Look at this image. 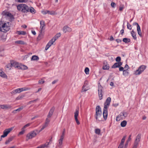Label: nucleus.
Wrapping results in <instances>:
<instances>
[{
  "mask_svg": "<svg viewBox=\"0 0 148 148\" xmlns=\"http://www.w3.org/2000/svg\"><path fill=\"white\" fill-rule=\"evenodd\" d=\"M29 90L28 88L24 87L21 88H19L15 90H13L11 92V94L12 95H15L17 93H20L23 91H26Z\"/></svg>",
  "mask_w": 148,
  "mask_h": 148,
  "instance_id": "20e7f679",
  "label": "nucleus"
},
{
  "mask_svg": "<svg viewBox=\"0 0 148 148\" xmlns=\"http://www.w3.org/2000/svg\"><path fill=\"white\" fill-rule=\"evenodd\" d=\"M146 68V66L145 65L140 66L138 69L134 72V74L135 75H139L141 74Z\"/></svg>",
  "mask_w": 148,
  "mask_h": 148,
  "instance_id": "7ed1b4c3",
  "label": "nucleus"
},
{
  "mask_svg": "<svg viewBox=\"0 0 148 148\" xmlns=\"http://www.w3.org/2000/svg\"><path fill=\"white\" fill-rule=\"evenodd\" d=\"M0 107L2 109H10L12 106L10 105L5 104L3 105H0Z\"/></svg>",
  "mask_w": 148,
  "mask_h": 148,
  "instance_id": "f3484780",
  "label": "nucleus"
},
{
  "mask_svg": "<svg viewBox=\"0 0 148 148\" xmlns=\"http://www.w3.org/2000/svg\"><path fill=\"white\" fill-rule=\"evenodd\" d=\"M39 59L38 57L36 56H33L32 57L31 60L35 61Z\"/></svg>",
  "mask_w": 148,
  "mask_h": 148,
  "instance_id": "473e14b6",
  "label": "nucleus"
},
{
  "mask_svg": "<svg viewBox=\"0 0 148 148\" xmlns=\"http://www.w3.org/2000/svg\"><path fill=\"white\" fill-rule=\"evenodd\" d=\"M120 114H122V116L123 115L125 117H126L127 116L128 114L127 112L124 111L121 112Z\"/></svg>",
  "mask_w": 148,
  "mask_h": 148,
  "instance_id": "58836bf2",
  "label": "nucleus"
},
{
  "mask_svg": "<svg viewBox=\"0 0 148 148\" xmlns=\"http://www.w3.org/2000/svg\"><path fill=\"white\" fill-rule=\"evenodd\" d=\"M131 34L134 39L136 40V33L133 30H132L131 32Z\"/></svg>",
  "mask_w": 148,
  "mask_h": 148,
  "instance_id": "c85d7f7f",
  "label": "nucleus"
},
{
  "mask_svg": "<svg viewBox=\"0 0 148 148\" xmlns=\"http://www.w3.org/2000/svg\"><path fill=\"white\" fill-rule=\"evenodd\" d=\"M45 82V81L43 80H39L38 81V83L39 84H42L44 83Z\"/></svg>",
  "mask_w": 148,
  "mask_h": 148,
  "instance_id": "e2e57ef3",
  "label": "nucleus"
},
{
  "mask_svg": "<svg viewBox=\"0 0 148 148\" xmlns=\"http://www.w3.org/2000/svg\"><path fill=\"white\" fill-rule=\"evenodd\" d=\"M29 12L32 14H34L35 13V10L32 7L30 8L29 7Z\"/></svg>",
  "mask_w": 148,
  "mask_h": 148,
  "instance_id": "7c9ffc66",
  "label": "nucleus"
},
{
  "mask_svg": "<svg viewBox=\"0 0 148 148\" xmlns=\"http://www.w3.org/2000/svg\"><path fill=\"white\" fill-rule=\"evenodd\" d=\"M86 81L85 82L84 84L83 85V88H82V92H84V91H85V92L86 91L88 90V89H86L84 88L85 87V86H86Z\"/></svg>",
  "mask_w": 148,
  "mask_h": 148,
  "instance_id": "c03bdc74",
  "label": "nucleus"
},
{
  "mask_svg": "<svg viewBox=\"0 0 148 148\" xmlns=\"http://www.w3.org/2000/svg\"><path fill=\"white\" fill-rule=\"evenodd\" d=\"M42 13L44 14H46L48 13L51 15H55L57 13L54 11H49V10H45L42 12Z\"/></svg>",
  "mask_w": 148,
  "mask_h": 148,
  "instance_id": "a211bd4d",
  "label": "nucleus"
},
{
  "mask_svg": "<svg viewBox=\"0 0 148 148\" xmlns=\"http://www.w3.org/2000/svg\"><path fill=\"white\" fill-rule=\"evenodd\" d=\"M138 145V144H136V143H134V146L132 148H137Z\"/></svg>",
  "mask_w": 148,
  "mask_h": 148,
  "instance_id": "0e129e2a",
  "label": "nucleus"
},
{
  "mask_svg": "<svg viewBox=\"0 0 148 148\" xmlns=\"http://www.w3.org/2000/svg\"><path fill=\"white\" fill-rule=\"evenodd\" d=\"M53 43L54 42H53L51 40H50L47 44L45 47V50H47Z\"/></svg>",
  "mask_w": 148,
  "mask_h": 148,
  "instance_id": "a878e982",
  "label": "nucleus"
},
{
  "mask_svg": "<svg viewBox=\"0 0 148 148\" xmlns=\"http://www.w3.org/2000/svg\"><path fill=\"white\" fill-rule=\"evenodd\" d=\"M129 72L127 71V70H124L123 71V75L124 76H126L128 75Z\"/></svg>",
  "mask_w": 148,
  "mask_h": 148,
  "instance_id": "e433bc0d",
  "label": "nucleus"
},
{
  "mask_svg": "<svg viewBox=\"0 0 148 148\" xmlns=\"http://www.w3.org/2000/svg\"><path fill=\"white\" fill-rule=\"evenodd\" d=\"M127 28L130 29H132V26L131 25L128 23H127Z\"/></svg>",
  "mask_w": 148,
  "mask_h": 148,
  "instance_id": "5fc2aeb1",
  "label": "nucleus"
},
{
  "mask_svg": "<svg viewBox=\"0 0 148 148\" xmlns=\"http://www.w3.org/2000/svg\"><path fill=\"white\" fill-rule=\"evenodd\" d=\"M21 130V131L19 133V135H22L25 132V130L24 129H23V128H22Z\"/></svg>",
  "mask_w": 148,
  "mask_h": 148,
  "instance_id": "6e6d98bb",
  "label": "nucleus"
},
{
  "mask_svg": "<svg viewBox=\"0 0 148 148\" xmlns=\"http://www.w3.org/2000/svg\"><path fill=\"white\" fill-rule=\"evenodd\" d=\"M127 124V122L125 120L122 121L121 123V125L122 127H124Z\"/></svg>",
  "mask_w": 148,
  "mask_h": 148,
  "instance_id": "2f4dec72",
  "label": "nucleus"
},
{
  "mask_svg": "<svg viewBox=\"0 0 148 148\" xmlns=\"http://www.w3.org/2000/svg\"><path fill=\"white\" fill-rule=\"evenodd\" d=\"M141 137V134H138L136 136L134 143L138 144Z\"/></svg>",
  "mask_w": 148,
  "mask_h": 148,
  "instance_id": "4be33fe9",
  "label": "nucleus"
},
{
  "mask_svg": "<svg viewBox=\"0 0 148 148\" xmlns=\"http://www.w3.org/2000/svg\"><path fill=\"white\" fill-rule=\"evenodd\" d=\"M30 125V123H28V124H26V125H24L23 126V127L22 128L23 129H24L25 128L29 126Z\"/></svg>",
  "mask_w": 148,
  "mask_h": 148,
  "instance_id": "13d9d810",
  "label": "nucleus"
},
{
  "mask_svg": "<svg viewBox=\"0 0 148 148\" xmlns=\"http://www.w3.org/2000/svg\"><path fill=\"white\" fill-rule=\"evenodd\" d=\"M124 33V30L123 29L121 30V31L120 32V33L122 35H123Z\"/></svg>",
  "mask_w": 148,
  "mask_h": 148,
  "instance_id": "774afa93",
  "label": "nucleus"
},
{
  "mask_svg": "<svg viewBox=\"0 0 148 148\" xmlns=\"http://www.w3.org/2000/svg\"><path fill=\"white\" fill-rule=\"evenodd\" d=\"M12 129L13 128L11 127L4 130L3 133V134L1 136V138H4L12 130Z\"/></svg>",
  "mask_w": 148,
  "mask_h": 148,
  "instance_id": "1a4fd4ad",
  "label": "nucleus"
},
{
  "mask_svg": "<svg viewBox=\"0 0 148 148\" xmlns=\"http://www.w3.org/2000/svg\"><path fill=\"white\" fill-rule=\"evenodd\" d=\"M61 36V34L60 33H58L51 40L52 41L54 42L56 41V40L59 37H60Z\"/></svg>",
  "mask_w": 148,
  "mask_h": 148,
  "instance_id": "412c9836",
  "label": "nucleus"
},
{
  "mask_svg": "<svg viewBox=\"0 0 148 148\" xmlns=\"http://www.w3.org/2000/svg\"><path fill=\"white\" fill-rule=\"evenodd\" d=\"M27 0H15L16 1L20 3L25 2Z\"/></svg>",
  "mask_w": 148,
  "mask_h": 148,
  "instance_id": "603ef678",
  "label": "nucleus"
},
{
  "mask_svg": "<svg viewBox=\"0 0 148 148\" xmlns=\"http://www.w3.org/2000/svg\"><path fill=\"white\" fill-rule=\"evenodd\" d=\"M103 88L101 86L100 84L99 83L98 85V91L100 100H101L102 99L103 95L102 93Z\"/></svg>",
  "mask_w": 148,
  "mask_h": 148,
  "instance_id": "423d86ee",
  "label": "nucleus"
},
{
  "mask_svg": "<svg viewBox=\"0 0 148 148\" xmlns=\"http://www.w3.org/2000/svg\"><path fill=\"white\" fill-rule=\"evenodd\" d=\"M79 113V108H78L76 109L74 113L75 119L77 125H79L80 124V123L77 119V117L78 116Z\"/></svg>",
  "mask_w": 148,
  "mask_h": 148,
  "instance_id": "6e6552de",
  "label": "nucleus"
},
{
  "mask_svg": "<svg viewBox=\"0 0 148 148\" xmlns=\"http://www.w3.org/2000/svg\"><path fill=\"white\" fill-rule=\"evenodd\" d=\"M122 63L121 62H116L112 66V68L115 69L119 67L122 65Z\"/></svg>",
  "mask_w": 148,
  "mask_h": 148,
  "instance_id": "4468645a",
  "label": "nucleus"
},
{
  "mask_svg": "<svg viewBox=\"0 0 148 148\" xmlns=\"http://www.w3.org/2000/svg\"><path fill=\"white\" fill-rule=\"evenodd\" d=\"M108 109L105 107L103 110V116L105 120H106L107 119L108 116Z\"/></svg>",
  "mask_w": 148,
  "mask_h": 148,
  "instance_id": "ddd939ff",
  "label": "nucleus"
},
{
  "mask_svg": "<svg viewBox=\"0 0 148 148\" xmlns=\"http://www.w3.org/2000/svg\"><path fill=\"white\" fill-rule=\"evenodd\" d=\"M18 10L23 13H27L29 12V7L26 4H21L17 5Z\"/></svg>",
  "mask_w": 148,
  "mask_h": 148,
  "instance_id": "f03ea898",
  "label": "nucleus"
},
{
  "mask_svg": "<svg viewBox=\"0 0 148 148\" xmlns=\"http://www.w3.org/2000/svg\"><path fill=\"white\" fill-rule=\"evenodd\" d=\"M123 41L125 43H127L130 42V40L129 38H125L123 39Z\"/></svg>",
  "mask_w": 148,
  "mask_h": 148,
  "instance_id": "c9c22d12",
  "label": "nucleus"
},
{
  "mask_svg": "<svg viewBox=\"0 0 148 148\" xmlns=\"http://www.w3.org/2000/svg\"><path fill=\"white\" fill-rule=\"evenodd\" d=\"M47 126V125L44 124L42 126V127L41 129L39 130L38 131V132H40L42 131Z\"/></svg>",
  "mask_w": 148,
  "mask_h": 148,
  "instance_id": "a18cd8bd",
  "label": "nucleus"
},
{
  "mask_svg": "<svg viewBox=\"0 0 148 148\" xmlns=\"http://www.w3.org/2000/svg\"><path fill=\"white\" fill-rule=\"evenodd\" d=\"M14 138V137L13 136H12L10 137L7 140H6V141L5 142V144H7L9 143L13 140Z\"/></svg>",
  "mask_w": 148,
  "mask_h": 148,
  "instance_id": "cd10ccee",
  "label": "nucleus"
},
{
  "mask_svg": "<svg viewBox=\"0 0 148 148\" xmlns=\"http://www.w3.org/2000/svg\"><path fill=\"white\" fill-rule=\"evenodd\" d=\"M121 58L120 57L118 56L116 57V62H121Z\"/></svg>",
  "mask_w": 148,
  "mask_h": 148,
  "instance_id": "864d4df0",
  "label": "nucleus"
},
{
  "mask_svg": "<svg viewBox=\"0 0 148 148\" xmlns=\"http://www.w3.org/2000/svg\"><path fill=\"white\" fill-rule=\"evenodd\" d=\"M50 120L48 119V118H47L46 119L45 123V124L48 125L49 122H50Z\"/></svg>",
  "mask_w": 148,
  "mask_h": 148,
  "instance_id": "3c124183",
  "label": "nucleus"
},
{
  "mask_svg": "<svg viewBox=\"0 0 148 148\" xmlns=\"http://www.w3.org/2000/svg\"><path fill=\"white\" fill-rule=\"evenodd\" d=\"M47 126V125L44 124L42 126V127L41 129L39 130L38 131V132H40L42 131Z\"/></svg>",
  "mask_w": 148,
  "mask_h": 148,
  "instance_id": "49530a36",
  "label": "nucleus"
},
{
  "mask_svg": "<svg viewBox=\"0 0 148 148\" xmlns=\"http://www.w3.org/2000/svg\"><path fill=\"white\" fill-rule=\"evenodd\" d=\"M2 14L3 15L7 16L10 17L11 19L13 18V15L11 13H9L8 12H2Z\"/></svg>",
  "mask_w": 148,
  "mask_h": 148,
  "instance_id": "6ab92c4d",
  "label": "nucleus"
},
{
  "mask_svg": "<svg viewBox=\"0 0 148 148\" xmlns=\"http://www.w3.org/2000/svg\"><path fill=\"white\" fill-rule=\"evenodd\" d=\"M111 5L112 8H114L116 5V4L112 2L111 4Z\"/></svg>",
  "mask_w": 148,
  "mask_h": 148,
  "instance_id": "052dcab7",
  "label": "nucleus"
},
{
  "mask_svg": "<svg viewBox=\"0 0 148 148\" xmlns=\"http://www.w3.org/2000/svg\"><path fill=\"white\" fill-rule=\"evenodd\" d=\"M124 69H125V70H127L128 69H129V66L127 64H126L125 65V66L124 67Z\"/></svg>",
  "mask_w": 148,
  "mask_h": 148,
  "instance_id": "69168bd1",
  "label": "nucleus"
},
{
  "mask_svg": "<svg viewBox=\"0 0 148 148\" xmlns=\"http://www.w3.org/2000/svg\"><path fill=\"white\" fill-rule=\"evenodd\" d=\"M65 132V129H63V131L62 132V134L60 137L64 138V135Z\"/></svg>",
  "mask_w": 148,
  "mask_h": 148,
  "instance_id": "680f3d73",
  "label": "nucleus"
},
{
  "mask_svg": "<svg viewBox=\"0 0 148 148\" xmlns=\"http://www.w3.org/2000/svg\"><path fill=\"white\" fill-rule=\"evenodd\" d=\"M133 25H137V31L138 34L140 36V37H142V33L141 32L140 26L138 25V24L136 22H134L133 23Z\"/></svg>",
  "mask_w": 148,
  "mask_h": 148,
  "instance_id": "9d476101",
  "label": "nucleus"
},
{
  "mask_svg": "<svg viewBox=\"0 0 148 148\" xmlns=\"http://www.w3.org/2000/svg\"><path fill=\"white\" fill-rule=\"evenodd\" d=\"M37 135L35 131H31L26 136V140L28 141L29 139L35 137Z\"/></svg>",
  "mask_w": 148,
  "mask_h": 148,
  "instance_id": "39448f33",
  "label": "nucleus"
},
{
  "mask_svg": "<svg viewBox=\"0 0 148 148\" xmlns=\"http://www.w3.org/2000/svg\"><path fill=\"white\" fill-rule=\"evenodd\" d=\"M111 101V98L110 97H108L106 99V102L104 103V108H105L106 107V108L108 109V107L110 105Z\"/></svg>",
  "mask_w": 148,
  "mask_h": 148,
  "instance_id": "f8f14e48",
  "label": "nucleus"
},
{
  "mask_svg": "<svg viewBox=\"0 0 148 148\" xmlns=\"http://www.w3.org/2000/svg\"><path fill=\"white\" fill-rule=\"evenodd\" d=\"M47 126V125L44 124L42 126V127L41 129L39 130L38 131V132H40L42 131Z\"/></svg>",
  "mask_w": 148,
  "mask_h": 148,
  "instance_id": "de8ad7c7",
  "label": "nucleus"
},
{
  "mask_svg": "<svg viewBox=\"0 0 148 148\" xmlns=\"http://www.w3.org/2000/svg\"><path fill=\"white\" fill-rule=\"evenodd\" d=\"M102 114V113L95 114V117L97 121H101L103 120V118Z\"/></svg>",
  "mask_w": 148,
  "mask_h": 148,
  "instance_id": "9b49d317",
  "label": "nucleus"
},
{
  "mask_svg": "<svg viewBox=\"0 0 148 148\" xmlns=\"http://www.w3.org/2000/svg\"><path fill=\"white\" fill-rule=\"evenodd\" d=\"M101 108L99 106H97L96 108V113L95 114L101 113Z\"/></svg>",
  "mask_w": 148,
  "mask_h": 148,
  "instance_id": "5701e85b",
  "label": "nucleus"
},
{
  "mask_svg": "<svg viewBox=\"0 0 148 148\" xmlns=\"http://www.w3.org/2000/svg\"><path fill=\"white\" fill-rule=\"evenodd\" d=\"M86 74H88L89 73V69L87 67H86L84 70Z\"/></svg>",
  "mask_w": 148,
  "mask_h": 148,
  "instance_id": "8fccbe9b",
  "label": "nucleus"
},
{
  "mask_svg": "<svg viewBox=\"0 0 148 148\" xmlns=\"http://www.w3.org/2000/svg\"><path fill=\"white\" fill-rule=\"evenodd\" d=\"M109 65L107 62L106 61H104L103 63V70H108L109 69Z\"/></svg>",
  "mask_w": 148,
  "mask_h": 148,
  "instance_id": "2eb2a0df",
  "label": "nucleus"
},
{
  "mask_svg": "<svg viewBox=\"0 0 148 148\" xmlns=\"http://www.w3.org/2000/svg\"><path fill=\"white\" fill-rule=\"evenodd\" d=\"M19 69L25 70L27 69H28V67L24 65H21L19 66Z\"/></svg>",
  "mask_w": 148,
  "mask_h": 148,
  "instance_id": "c756f323",
  "label": "nucleus"
},
{
  "mask_svg": "<svg viewBox=\"0 0 148 148\" xmlns=\"http://www.w3.org/2000/svg\"><path fill=\"white\" fill-rule=\"evenodd\" d=\"M126 136H124L123 137L122 139H121V143L119 144V145H120V146L121 145H123V146L124 143V142L125 138Z\"/></svg>",
  "mask_w": 148,
  "mask_h": 148,
  "instance_id": "72a5a7b5",
  "label": "nucleus"
},
{
  "mask_svg": "<svg viewBox=\"0 0 148 148\" xmlns=\"http://www.w3.org/2000/svg\"><path fill=\"white\" fill-rule=\"evenodd\" d=\"M71 31V29L67 26H64L63 28V31L64 33H66L67 32H70Z\"/></svg>",
  "mask_w": 148,
  "mask_h": 148,
  "instance_id": "b1692460",
  "label": "nucleus"
},
{
  "mask_svg": "<svg viewBox=\"0 0 148 148\" xmlns=\"http://www.w3.org/2000/svg\"><path fill=\"white\" fill-rule=\"evenodd\" d=\"M122 116V114H120L117 116H116V121H119L121 119V116Z\"/></svg>",
  "mask_w": 148,
  "mask_h": 148,
  "instance_id": "ea45409f",
  "label": "nucleus"
},
{
  "mask_svg": "<svg viewBox=\"0 0 148 148\" xmlns=\"http://www.w3.org/2000/svg\"><path fill=\"white\" fill-rule=\"evenodd\" d=\"M0 75L3 78H7V76L5 73L1 70H0Z\"/></svg>",
  "mask_w": 148,
  "mask_h": 148,
  "instance_id": "bb28decb",
  "label": "nucleus"
},
{
  "mask_svg": "<svg viewBox=\"0 0 148 148\" xmlns=\"http://www.w3.org/2000/svg\"><path fill=\"white\" fill-rule=\"evenodd\" d=\"M6 67L9 69H11V67H12V61H10V63L6 65Z\"/></svg>",
  "mask_w": 148,
  "mask_h": 148,
  "instance_id": "4c0bfd02",
  "label": "nucleus"
},
{
  "mask_svg": "<svg viewBox=\"0 0 148 148\" xmlns=\"http://www.w3.org/2000/svg\"><path fill=\"white\" fill-rule=\"evenodd\" d=\"M18 34L19 35H24L26 34V33L25 32L21 31L18 32Z\"/></svg>",
  "mask_w": 148,
  "mask_h": 148,
  "instance_id": "37998d69",
  "label": "nucleus"
},
{
  "mask_svg": "<svg viewBox=\"0 0 148 148\" xmlns=\"http://www.w3.org/2000/svg\"><path fill=\"white\" fill-rule=\"evenodd\" d=\"M40 34H39L38 38H40L42 36V32L43 29V27L45 26V22L43 21H41L40 22Z\"/></svg>",
  "mask_w": 148,
  "mask_h": 148,
  "instance_id": "0eeeda50",
  "label": "nucleus"
},
{
  "mask_svg": "<svg viewBox=\"0 0 148 148\" xmlns=\"http://www.w3.org/2000/svg\"><path fill=\"white\" fill-rule=\"evenodd\" d=\"M47 126V125L44 124L42 126V127L41 129L39 130L38 131V132H40L42 131Z\"/></svg>",
  "mask_w": 148,
  "mask_h": 148,
  "instance_id": "09e8293b",
  "label": "nucleus"
},
{
  "mask_svg": "<svg viewBox=\"0 0 148 148\" xmlns=\"http://www.w3.org/2000/svg\"><path fill=\"white\" fill-rule=\"evenodd\" d=\"M54 109L55 108L54 107H53L51 108L48 114L47 115V118H49L51 117V116L53 115Z\"/></svg>",
  "mask_w": 148,
  "mask_h": 148,
  "instance_id": "dca6fc26",
  "label": "nucleus"
},
{
  "mask_svg": "<svg viewBox=\"0 0 148 148\" xmlns=\"http://www.w3.org/2000/svg\"><path fill=\"white\" fill-rule=\"evenodd\" d=\"M23 106H22L21 107L17 109L15 111H16L19 112L21 111V110H22L23 109Z\"/></svg>",
  "mask_w": 148,
  "mask_h": 148,
  "instance_id": "bf43d9fd",
  "label": "nucleus"
},
{
  "mask_svg": "<svg viewBox=\"0 0 148 148\" xmlns=\"http://www.w3.org/2000/svg\"><path fill=\"white\" fill-rule=\"evenodd\" d=\"M15 42L16 43L21 44V45H24L25 44V43L22 40H18L16 41Z\"/></svg>",
  "mask_w": 148,
  "mask_h": 148,
  "instance_id": "a19ab883",
  "label": "nucleus"
},
{
  "mask_svg": "<svg viewBox=\"0 0 148 148\" xmlns=\"http://www.w3.org/2000/svg\"><path fill=\"white\" fill-rule=\"evenodd\" d=\"M12 67H14L15 68L19 69V66L18 63L15 62L14 61H12Z\"/></svg>",
  "mask_w": 148,
  "mask_h": 148,
  "instance_id": "aec40b11",
  "label": "nucleus"
},
{
  "mask_svg": "<svg viewBox=\"0 0 148 148\" xmlns=\"http://www.w3.org/2000/svg\"><path fill=\"white\" fill-rule=\"evenodd\" d=\"M11 23L9 22L3 23L0 22V31L6 33L10 29Z\"/></svg>",
  "mask_w": 148,
  "mask_h": 148,
  "instance_id": "f257e3e1",
  "label": "nucleus"
},
{
  "mask_svg": "<svg viewBox=\"0 0 148 148\" xmlns=\"http://www.w3.org/2000/svg\"><path fill=\"white\" fill-rule=\"evenodd\" d=\"M30 125V123H28V124H26V125H24L23 126V127L22 128L23 129H24L25 128L29 126Z\"/></svg>",
  "mask_w": 148,
  "mask_h": 148,
  "instance_id": "4d7b16f0",
  "label": "nucleus"
},
{
  "mask_svg": "<svg viewBox=\"0 0 148 148\" xmlns=\"http://www.w3.org/2000/svg\"><path fill=\"white\" fill-rule=\"evenodd\" d=\"M119 71H122L124 70L123 69H124V68L121 66H120V67H119Z\"/></svg>",
  "mask_w": 148,
  "mask_h": 148,
  "instance_id": "338daca9",
  "label": "nucleus"
},
{
  "mask_svg": "<svg viewBox=\"0 0 148 148\" xmlns=\"http://www.w3.org/2000/svg\"><path fill=\"white\" fill-rule=\"evenodd\" d=\"M101 132L100 130L99 129H96L95 130V133L99 135L100 134Z\"/></svg>",
  "mask_w": 148,
  "mask_h": 148,
  "instance_id": "79ce46f5",
  "label": "nucleus"
},
{
  "mask_svg": "<svg viewBox=\"0 0 148 148\" xmlns=\"http://www.w3.org/2000/svg\"><path fill=\"white\" fill-rule=\"evenodd\" d=\"M126 136H124L123 137L122 139H121V143L119 144V145H120V146L121 145H123V146L124 143V142L125 138Z\"/></svg>",
  "mask_w": 148,
  "mask_h": 148,
  "instance_id": "f704fd0d",
  "label": "nucleus"
},
{
  "mask_svg": "<svg viewBox=\"0 0 148 148\" xmlns=\"http://www.w3.org/2000/svg\"><path fill=\"white\" fill-rule=\"evenodd\" d=\"M64 138L60 137V139L59 140V144L58 145V147L59 148H61L62 147V141Z\"/></svg>",
  "mask_w": 148,
  "mask_h": 148,
  "instance_id": "393cba45",
  "label": "nucleus"
}]
</instances>
